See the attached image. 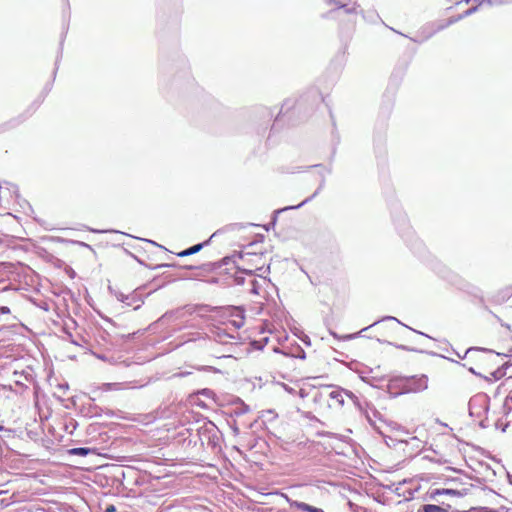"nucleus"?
I'll use <instances>...</instances> for the list:
<instances>
[{
	"label": "nucleus",
	"instance_id": "nucleus-1",
	"mask_svg": "<svg viewBox=\"0 0 512 512\" xmlns=\"http://www.w3.org/2000/svg\"><path fill=\"white\" fill-rule=\"evenodd\" d=\"M467 359L471 362L470 370L475 374H492L496 355L484 349H471L466 353Z\"/></svg>",
	"mask_w": 512,
	"mask_h": 512
},
{
	"label": "nucleus",
	"instance_id": "nucleus-2",
	"mask_svg": "<svg viewBox=\"0 0 512 512\" xmlns=\"http://www.w3.org/2000/svg\"><path fill=\"white\" fill-rule=\"evenodd\" d=\"M290 506L306 512H324L322 509L311 506L304 502L290 501Z\"/></svg>",
	"mask_w": 512,
	"mask_h": 512
},
{
	"label": "nucleus",
	"instance_id": "nucleus-3",
	"mask_svg": "<svg viewBox=\"0 0 512 512\" xmlns=\"http://www.w3.org/2000/svg\"><path fill=\"white\" fill-rule=\"evenodd\" d=\"M203 246H204V243L196 244V245H194L186 250H183L181 252H178L176 254L179 257H186V256H189V255L199 252Z\"/></svg>",
	"mask_w": 512,
	"mask_h": 512
},
{
	"label": "nucleus",
	"instance_id": "nucleus-4",
	"mask_svg": "<svg viewBox=\"0 0 512 512\" xmlns=\"http://www.w3.org/2000/svg\"><path fill=\"white\" fill-rule=\"evenodd\" d=\"M422 512H448L445 508L434 504H425L422 506Z\"/></svg>",
	"mask_w": 512,
	"mask_h": 512
},
{
	"label": "nucleus",
	"instance_id": "nucleus-5",
	"mask_svg": "<svg viewBox=\"0 0 512 512\" xmlns=\"http://www.w3.org/2000/svg\"><path fill=\"white\" fill-rule=\"evenodd\" d=\"M428 386V380L426 376H421L417 379V388L416 390H424Z\"/></svg>",
	"mask_w": 512,
	"mask_h": 512
},
{
	"label": "nucleus",
	"instance_id": "nucleus-6",
	"mask_svg": "<svg viewBox=\"0 0 512 512\" xmlns=\"http://www.w3.org/2000/svg\"><path fill=\"white\" fill-rule=\"evenodd\" d=\"M70 453L73 454V455L85 456V455H87L89 453V449L88 448H83V447L74 448V449L70 450Z\"/></svg>",
	"mask_w": 512,
	"mask_h": 512
},
{
	"label": "nucleus",
	"instance_id": "nucleus-7",
	"mask_svg": "<svg viewBox=\"0 0 512 512\" xmlns=\"http://www.w3.org/2000/svg\"><path fill=\"white\" fill-rule=\"evenodd\" d=\"M456 492L454 490H450V489H443V490H440V489H436L433 493H432V496H436V495H441V494H455Z\"/></svg>",
	"mask_w": 512,
	"mask_h": 512
},
{
	"label": "nucleus",
	"instance_id": "nucleus-8",
	"mask_svg": "<svg viewBox=\"0 0 512 512\" xmlns=\"http://www.w3.org/2000/svg\"><path fill=\"white\" fill-rule=\"evenodd\" d=\"M475 10H476V8H475V7H474V8H468V9H466V10L464 11V15H469V14H471V13H472L473 11H475ZM462 16H463V14L459 15V16H458L456 19H454V20H449V23H451V22H454V21H456V20L461 19V18H462Z\"/></svg>",
	"mask_w": 512,
	"mask_h": 512
},
{
	"label": "nucleus",
	"instance_id": "nucleus-9",
	"mask_svg": "<svg viewBox=\"0 0 512 512\" xmlns=\"http://www.w3.org/2000/svg\"><path fill=\"white\" fill-rule=\"evenodd\" d=\"M0 312L2 314H9L10 313V309L8 307H6V306H3V307L0 308Z\"/></svg>",
	"mask_w": 512,
	"mask_h": 512
},
{
	"label": "nucleus",
	"instance_id": "nucleus-10",
	"mask_svg": "<svg viewBox=\"0 0 512 512\" xmlns=\"http://www.w3.org/2000/svg\"><path fill=\"white\" fill-rule=\"evenodd\" d=\"M116 508L114 505H109L106 507L105 512H115Z\"/></svg>",
	"mask_w": 512,
	"mask_h": 512
},
{
	"label": "nucleus",
	"instance_id": "nucleus-11",
	"mask_svg": "<svg viewBox=\"0 0 512 512\" xmlns=\"http://www.w3.org/2000/svg\"><path fill=\"white\" fill-rule=\"evenodd\" d=\"M114 385H115V384H111V383H109V384H105V387H106L108 390H111V389L113 388V386H114Z\"/></svg>",
	"mask_w": 512,
	"mask_h": 512
},
{
	"label": "nucleus",
	"instance_id": "nucleus-12",
	"mask_svg": "<svg viewBox=\"0 0 512 512\" xmlns=\"http://www.w3.org/2000/svg\"><path fill=\"white\" fill-rule=\"evenodd\" d=\"M509 401H512V394L506 397V404H508Z\"/></svg>",
	"mask_w": 512,
	"mask_h": 512
},
{
	"label": "nucleus",
	"instance_id": "nucleus-13",
	"mask_svg": "<svg viewBox=\"0 0 512 512\" xmlns=\"http://www.w3.org/2000/svg\"><path fill=\"white\" fill-rule=\"evenodd\" d=\"M506 292H507L508 296L512 295V288L506 289Z\"/></svg>",
	"mask_w": 512,
	"mask_h": 512
},
{
	"label": "nucleus",
	"instance_id": "nucleus-14",
	"mask_svg": "<svg viewBox=\"0 0 512 512\" xmlns=\"http://www.w3.org/2000/svg\"><path fill=\"white\" fill-rule=\"evenodd\" d=\"M3 429H4V427L0 425V431H2Z\"/></svg>",
	"mask_w": 512,
	"mask_h": 512
},
{
	"label": "nucleus",
	"instance_id": "nucleus-15",
	"mask_svg": "<svg viewBox=\"0 0 512 512\" xmlns=\"http://www.w3.org/2000/svg\"><path fill=\"white\" fill-rule=\"evenodd\" d=\"M469 0H466V2H468Z\"/></svg>",
	"mask_w": 512,
	"mask_h": 512
}]
</instances>
